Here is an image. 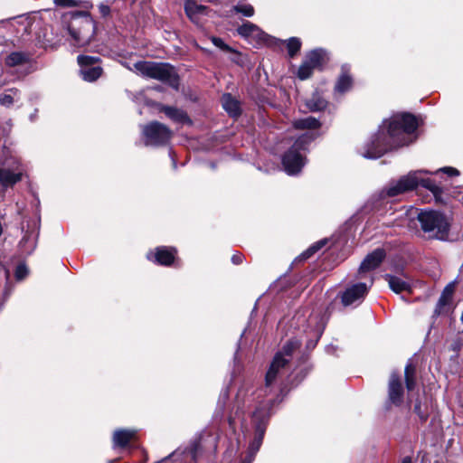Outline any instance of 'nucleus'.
Wrapping results in <instances>:
<instances>
[{"label": "nucleus", "instance_id": "obj_8", "mask_svg": "<svg viewBox=\"0 0 463 463\" xmlns=\"http://www.w3.org/2000/svg\"><path fill=\"white\" fill-rule=\"evenodd\" d=\"M98 58L87 55L78 56V62L80 66V75L86 81H94L99 79L102 73V68L95 65Z\"/></svg>", "mask_w": 463, "mask_h": 463}, {"label": "nucleus", "instance_id": "obj_18", "mask_svg": "<svg viewBox=\"0 0 463 463\" xmlns=\"http://www.w3.org/2000/svg\"><path fill=\"white\" fill-rule=\"evenodd\" d=\"M223 109L232 116L237 117L241 114L240 103L230 93L223 94L222 98Z\"/></svg>", "mask_w": 463, "mask_h": 463}, {"label": "nucleus", "instance_id": "obj_35", "mask_svg": "<svg viewBox=\"0 0 463 463\" xmlns=\"http://www.w3.org/2000/svg\"><path fill=\"white\" fill-rule=\"evenodd\" d=\"M233 10L246 17H251L254 15V8L251 5L249 4L236 5L233 6Z\"/></svg>", "mask_w": 463, "mask_h": 463}, {"label": "nucleus", "instance_id": "obj_29", "mask_svg": "<svg viewBox=\"0 0 463 463\" xmlns=\"http://www.w3.org/2000/svg\"><path fill=\"white\" fill-rule=\"evenodd\" d=\"M307 106L311 111H319L326 107V101L324 99L314 95L307 101Z\"/></svg>", "mask_w": 463, "mask_h": 463}, {"label": "nucleus", "instance_id": "obj_4", "mask_svg": "<svg viewBox=\"0 0 463 463\" xmlns=\"http://www.w3.org/2000/svg\"><path fill=\"white\" fill-rule=\"evenodd\" d=\"M314 139V135L306 133L299 137L293 146L284 155L282 165L288 175H296L300 172L305 162L298 149H303L304 146Z\"/></svg>", "mask_w": 463, "mask_h": 463}, {"label": "nucleus", "instance_id": "obj_19", "mask_svg": "<svg viewBox=\"0 0 463 463\" xmlns=\"http://www.w3.org/2000/svg\"><path fill=\"white\" fill-rule=\"evenodd\" d=\"M314 69L319 68L326 61V52L322 49L310 52L305 59Z\"/></svg>", "mask_w": 463, "mask_h": 463}, {"label": "nucleus", "instance_id": "obj_23", "mask_svg": "<svg viewBox=\"0 0 463 463\" xmlns=\"http://www.w3.org/2000/svg\"><path fill=\"white\" fill-rule=\"evenodd\" d=\"M293 126L297 129H317L320 127V123L317 118L307 117L306 118L295 120Z\"/></svg>", "mask_w": 463, "mask_h": 463}, {"label": "nucleus", "instance_id": "obj_15", "mask_svg": "<svg viewBox=\"0 0 463 463\" xmlns=\"http://www.w3.org/2000/svg\"><path fill=\"white\" fill-rule=\"evenodd\" d=\"M175 249L167 247H158L154 254L155 261L160 265L168 266L173 263Z\"/></svg>", "mask_w": 463, "mask_h": 463}, {"label": "nucleus", "instance_id": "obj_6", "mask_svg": "<svg viewBox=\"0 0 463 463\" xmlns=\"http://www.w3.org/2000/svg\"><path fill=\"white\" fill-rule=\"evenodd\" d=\"M143 135L146 146H159L170 140L172 131L165 125L154 121L144 127Z\"/></svg>", "mask_w": 463, "mask_h": 463}, {"label": "nucleus", "instance_id": "obj_37", "mask_svg": "<svg viewBox=\"0 0 463 463\" xmlns=\"http://www.w3.org/2000/svg\"><path fill=\"white\" fill-rule=\"evenodd\" d=\"M325 241H321L317 242L316 244L312 245L309 249H307V251L303 253V257L305 259L309 258L312 254H314L316 251H317L319 249H321L325 245Z\"/></svg>", "mask_w": 463, "mask_h": 463}, {"label": "nucleus", "instance_id": "obj_24", "mask_svg": "<svg viewBox=\"0 0 463 463\" xmlns=\"http://www.w3.org/2000/svg\"><path fill=\"white\" fill-rule=\"evenodd\" d=\"M238 33L242 37H250V36H258L260 34V28L250 22L243 23L237 29Z\"/></svg>", "mask_w": 463, "mask_h": 463}, {"label": "nucleus", "instance_id": "obj_27", "mask_svg": "<svg viewBox=\"0 0 463 463\" xmlns=\"http://www.w3.org/2000/svg\"><path fill=\"white\" fill-rule=\"evenodd\" d=\"M352 82V78L345 71H343L335 84V89L336 91L343 93L351 88Z\"/></svg>", "mask_w": 463, "mask_h": 463}, {"label": "nucleus", "instance_id": "obj_40", "mask_svg": "<svg viewBox=\"0 0 463 463\" xmlns=\"http://www.w3.org/2000/svg\"><path fill=\"white\" fill-rule=\"evenodd\" d=\"M439 171H441L450 176H457L459 175V172L458 169L450 166L440 168Z\"/></svg>", "mask_w": 463, "mask_h": 463}, {"label": "nucleus", "instance_id": "obj_34", "mask_svg": "<svg viewBox=\"0 0 463 463\" xmlns=\"http://www.w3.org/2000/svg\"><path fill=\"white\" fill-rule=\"evenodd\" d=\"M314 68L306 61L299 66L298 71V77L304 80L308 79L313 73Z\"/></svg>", "mask_w": 463, "mask_h": 463}, {"label": "nucleus", "instance_id": "obj_26", "mask_svg": "<svg viewBox=\"0 0 463 463\" xmlns=\"http://www.w3.org/2000/svg\"><path fill=\"white\" fill-rule=\"evenodd\" d=\"M404 374L406 388L408 389V391L413 390L416 384V367L411 364H408L405 367Z\"/></svg>", "mask_w": 463, "mask_h": 463}, {"label": "nucleus", "instance_id": "obj_5", "mask_svg": "<svg viewBox=\"0 0 463 463\" xmlns=\"http://www.w3.org/2000/svg\"><path fill=\"white\" fill-rule=\"evenodd\" d=\"M95 28V23L90 17L71 24L69 33L71 44L79 48L89 45L94 37Z\"/></svg>", "mask_w": 463, "mask_h": 463}, {"label": "nucleus", "instance_id": "obj_42", "mask_svg": "<svg viewBox=\"0 0 463 463\" xmlns=\"http://www.w3.org/2000/svg\"><path fill=\"white\" fill-rule=\"evenodd\" d=\"M99 11L101 14L102 16H108L110 13V8L108 5L100 4L99 5Z\"/></svg>", "mask_w": 463, "mask_h": 463}, {"label": "nucleus", "instance_id": "obj_39", "mask_svg": "<svg viewBox=\"0 0 463 463\" xmlns=\"http://www.w3.org/2000/svg\"><path fill=\"white\" fill-rule=\"evenodd\" d=\"M27 274V269L24 265H19L15 271V276L17 279H23Z\"/></svg>", "mask_w": 463, "mask_h": 463}, {"label": "nucleus", "instance_id": "obj_17", "mask_svg": "<svg viewBox=\"0 0 463 463\" xmlns=\"http://www.w3.org/2000/svg\"><path fill=\"white\" fill-rule=\"evenodd\" d=\"M136 436L132 430H117L113 434V444L117 448H126L130 440Z\"/></svg>", "mask_w": 463, "mask_h": 463}, {"label": "nucleus", "instance_id": "obj_36", "mask_svg": "<svg viewBox=\"0 0 463 463\" xmlns=\"http://www.w3.org/2000/svg\"><path fill=\"white\" fill-rule=\"evenodd\" d=\"M212 43L216 46L218 47L219 49L226 52H232V49L228 46L223 41L222 39L219 38V37H212Z\"/></svg>", "mask_w": 463, "mask_h": 463}, {"label": "nucleus", "instance_id": "obj_3", "mask_svg": "<svg viewBox=\"0 0 463 463\" xmlns=\"http://www.w3.org/2000/svg\"><path fill=\"white\" fill-rule=\"evenodd\" d=\"M134 71L143 77L167 82L173 87L177 86V74L175 68L168 63L139 61L134 63Z\"/></svg>", "mask_w": 463, "mask_h": 463}, {"label": "nucleus", "instance_id": "obj_43", "mask_svg": "<svg viewBox=\"0 0 463 463\" xmlns=\"http://www.w3.org/2000/svg\"><path fill=\"white\" fill-rule=\"evenodd\" d=\"M243 255L241 253H235L232 257V261L233 264L239 265L242 263Z\"/></svg>", "mask_w": 463, "mask_h": 463}, {"label": "nucleus", "instance_id": "obj_2", "mask_svg": "<svg viewBox=\"0 0 463 463\" xmlns=\"http://www.w3.org/2000/svg\"><path fill=\"white\" fill-rule=\"evenodd\" d=\"M417 219L428 239H447L449 224L445 215L436 211L424 210L418 213Z\"/></svg>", "mask_w": 463, "mask_h": 463}, {"label": "nucleus", "instance_id": "obj_20", "mask_svg": "<svg viewBox=\"0 0 463 463\" xmlns=\"http://www.w3.org/2000/svg\"><path fill=\"white\" fill-rule=\"evenodd\" d=\"M30 56L23 52H14L5 58V64L9 67H15L28 62Z\"/></svg>", "mask_w": 463, "mask_h": 463}, {"label": "nucleus", "instance_id": "obj_12", "mask_svg": "<svg viewBox=\"0 0 463 463\" xmlns=\"http://www.w3.org/2000/svg\"><path fill=\"white\" fill-rule=\"evenodd\" d=\"M384 258L385 251L383 249L378 248L374 250L373 252L369 253L361 263L359 268V274L376 269L380 266Z\"/></svg>", "mask_w": 463, "mask_h": 463}, {"label": "nucleus", "instance_id": "obj_44", "mask_svg": "<svg viewBox=\"0 0 463 463\" xmlns=\"http://www.w3.org/2000/svg\"><path fill=\"white\" fill-rule=\"evenodd\" d=\"M401 463H411V458L410 457H405Z\"/></svg>", "mask_w": 463, "mask_h": 463}, {"label": "nucleus", "instance_id": "obj_7", "mask_svg": "<svg viewBox=\"0 0 463 463\" xmlns=\"http://www.w3.org/2000/svg\"><path fill=\"white\" fill-rule=\"evenodd\" d=\"M23 169L18 161L9 159L0 165V185L3 189L13 187L23 177Z\"/></svg>", "mask_w": 463, "mask_h": 463}, {"label": "nucleus", "instance_id": "obj_9", "mask_svg": "<svg viewBox=\"0 0 463 463\" xmlns=\"http://www.w3.org/2000/svg\"><path fill=\"white\" fill-rule=\"evenodd\" d=\"M289 369L288 359L280 358V354H275L270 366L266 373L265 386L270 388L276 380L281 377Z\"/></svg>", "mask_w": 463, "mask_h": 463}, {"label": "nucleus", "instance_id": "obj_45", "mask_svg": "<svg viewBox=\"0 0 463 463\" xmlns=\"http://www.w3.org/2000/svg\"><path fill=\"white\" fill-rule=\"evenodd\" d=\"M223 398H224V399H227V398H228V393H227V392H225L223 393Z\"/></svg>", "mask_w": 463, "mask_h": 463}, {"label": "nucleus", "instance_id": "obj_10", "mask_svg": "<svg viewBox=\"0 0 463 463\" xmlns=\"http://www.w3.org/2000/svg\"><path fill=\"white\" fill-rule=\"evenodd\" d=\"M372 285L373 279H371L369 286L365 283H357L346 288L342 295V303L344 306H350L356 301L362 300L366 296L368 289Z\"/></svg>", "mask_w": 463, "mask_h": 463}, {"label": "nucleus", "instance_id": "obj_11", "mask_svg": "<svg viewBox=\"0 0 463 463\" xmlns=\"http://www.w3.org/2000/svg\"><path fill=\"white\" fill-rule=\"evenodd\" d=\"M389 402L395 406H400L403 401V387L397 373H392L388 384Z\"/></svg>", "mask_w": 463, "mask_h": 463}, {"label": "nucleus", "instance_id": "obj_1", "mask_svg": "<svg viewBox=\"0 0 463 463\" xmlns=\"http://www.w3.org/2000/svg\"><path fill=\"white\" fill-rule=\"evenodd\" d=\"M418 128L417 118L410 113L392 116L383 121L372 141L366 145L363 156L369 159L381 157L389 150L409 145L410 135Z\"/></svg>", "mask_w": 463, "mask_h": 463}, {"label": "nucleus", "instance_id": "obj_31", "mask_svg": "<svg viewBox=\"0 0 463 463\" xmlns=\"http://www.w3.org/2000/svg\"><path fill=\"white\" fill-rule=\"evenodd\" d=\"M419 184H421V186L430 190L435 197H438L442 194V189L430 178H420Z\"/></svg>", "mask_w": 463, "mask_h": 463}, {"label": "nucleus", "instance_id": "obj_30", "mask_svg": "<svg viewBox=\"0 0 463 463\" xmlns=\"http://www.w3.org/2000/svg\"><path fill=\"white\" fill-rule=\"evenodd\" d=\"M404 194L401 185L397 181L391 182L388 186L383 191V196L394 197L399 194Z\"/></svg>", "mask_w": 463, "mask_h": 463}, {"label": "nucleus", "instance_id": "obj_28", "mask_svg": "<svg viewBox=\"0 0 463 463\" xmlns=\"http://www.w3.org/2000/svg\"><path fill=\"white\" fill-rule=\"evenodd\" d=\"M263 439V431H260L258 436L254 438L252 442L250 444V458L248 460L243 461L242 463H251L253 457L259 451Z\"/></svg>", "mask_w": 463, "mask_h": 463}, {"label": "nucleus", "instance_id": "obj_32", "mask_svg": "<svg viewBox=\"0 0 463 463\" xmlns=\"http://www.w3.org/2000/svg\"><path fill=\"white\" fill-rule=\"evenodd\" d=\"M301 48V41L299 38L291 37L288 40L287 49L290 57L295 56Z\"/></svg>", "mask_w": 463, "mask_h": 463}, {"label": "nucleus", "instance_id": "obj_14", "mask_svg": "<svg viewBox=\"0 0 463 463\" xmlns=\"http://www.w3.org/2000/svg\"><path fill=\"white\" fill-rule=\"evenodd\" d=\"M423 171H411L408 175L402 176L397 182L404 193L414 190L420 184L419 175ZM424 173H428L424 171Z\"/></svg>", "mask_w": 463, "mask_h": 463}, {"label": "nucleus", "instance_id": "obj_41", "mask_svg": "<svg viewBox=\"0 0 463 463\" xmlns=\"http://www.w3.org/2000/svg\"><path fill=\"white\" fill-rule=\"evenodd\" d=\"M414 411L418 414V416L420 418V420H427L428 413L421 411L420 403L415 404Z\"/></svg>", "mask_w": 463, "mask_h": 463}, {"label": "nucleus", "instance_id": "obj_13", "mask_svg": "<svg viewBox=\"0 0 463 463\" xmlns=\"http://www.w3.org/2000/svg\"><path fill=\"white\" fill-rule=\"evenodd\" d=\"M184 11L193 23L198 24L200 17L207 14L208 7L203 5H198L194 0H186L184 3Z\"/></svg>", "mask_w": 463, "mask_h": 463}, {"label": "nucleus", "instance_id": "obj_21", "mask_svg": "<svg viewBox=\"0 0 463 463\" xmlns=\"http://www.w3.org/2000/svg\"><path fill=\"white\" fill-rule=\"evenodd\" d=\"M301 344L297 339L288 340L282 349L279 351L276 354H280V358L288 359V363L291 360L293 353L300 347Z\"/></svg>", "mask_w": 463, "mask_h": 463}, {"label": "nucleus", "instance_id": "obj_25", "mask_svg": "<svg viewBox=\"0 0 463 463\" xmlns=\"http://www.w3.org/2000/svg\"><path fill=\"white\" fill-rule=\"evenodd\" d=\"M453 292H454V285L453 284H449L444 288L440 298H439L437 307L435 310L436 313H439V309L449 303V301L452 298Z\"/></svg>", "mask_w": 463, "mask_h": 463}, {"label": "nucleus", "instance_id": "obj_22", "mask_svg": "<svg viewBox=\"0 0 463 463\" xmlns=\"http://www.w3.org/2000/svg\"><path fill=\"white\" fill-rule=\"evenodd\" d=\"M161 111L175 122H184L187 119V116L183 110L174 107L164 106Z\"/></svg>", "mask_w": 463, "mask_h": 463}, {"label": "nucleus", "instance_id": "obj_16", "mask_svg": "<svg viewBox=\"0 0 463 463\" xmlns=\"http://www.w3.org/2000/svg\"><path fill=\"white\" fill-rule=\"evenodd\" d=\"M384 279L388 282L390 288L395 293L411 291L410 283L398 276L386 274Z\"/></svg>", "mask_w": 463, "mask_h": 463}, {"label": "nucleus", "instance_id": "obj_38", "mask_svg": "<svg viewBox=\"0 0 463 463\" xmlns=\"http://www.w3.org/2000/svg\"><path fill=\"white\" fill-rule=\"evenodd\" d=\"M56 5L62 7L77 6L78 2L76 0H54Z\"/></svg>", "mask_w": 463, "mask_h": 463}, {"label": "nucleus", "instance_id": "obj_33", "mask_svg": "<svg viewBox=\"0 0 463 463\" xmlns=\"http://www.w3.org/2000/svg\"><path fill=\"white\" fill-rule=\"evenodd\" d=\"M18 90L12 89L0 95V104L9 107L14 103V98L17 96Z\"/></svg>", "mask_w": 463, "mask_h": 463}]
</instances>
